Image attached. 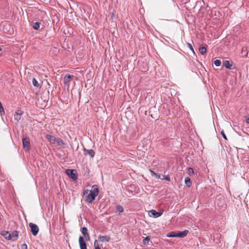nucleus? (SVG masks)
Instances as JSON below:
<instances>
[{
  "label": "nucleus",
  "instance_id": "0eeeda50",
  "mask_svg": "<svg viewBox=\"0 0 249 249\" xmlns=\"http://www.w3.org/2000/svg\"><path fill=\"white\" fill-rule=\"evenodd\" d=\"M223 66L227 69H228L229 70H233L235 69V67L234 66L233 67L232 64H231V63L229 60H225L223 62Z\"/></svg>",
  "mask_w": 249,
  "mask_h": 249
},
{
  "label": "nucleus",
  "instance_id": "473e14b6",
  "mask_svg": "<svg viewBox=\"0 0 249 249\" xmlns=\"http://www.w3.org/2000/svg\"><path fill=\"white\" fill-rule=\"evenodd\" d=\"M23 112L21 111V110H18L16 111V114H19V115H22Z\"/></svg>",
  "mask_w": 249,
  "mask_h": 249
},
{
  "label": "nucleus",
  "instance_id": "ea45409f",
  "mask_svg": "<svg viewBox=\"0 0 249 249\" xmlns=\"http://www.w3.org/2000/svg\"><path fill=\"white\" fill-rule=\"evenodd\" d=\"M1 50V48H0V51Z\"/></svg>",
  "mask_w": 249,
  "mask_h": 249
},
{
  "label": "nucleus",
  "instance_id": "f257e3e1",
  "mask_svg": "<svg viewBox=\"0 0 249 249\" xmlns=\"http://www.w3.org/2000/svg\"><path fill=\"white\" fill-rule=\"evenodd\" d=\"M99 194V189L97 185H94L92 186V190H84L83 192L82 196L85 198V201L89 203H91L96 197Z\"/></svg>",
  "mask_w": 249,
  "mask_h": 249
},
{
  "label": "nucleus",
  "instance_id": "f8f14e48",
  "mask_svg": "<svg viewBox=\"0 0 249 249\" xmlns=\"http://www.w3.org/2000/svg\"><path fill=\"white\" fill-rule=\"evenodd\" d=\"M98 240L102 242H109L110 240V237L106 235H99L98 237Z\"/></svg>",
  "mask_w": 249,
  "mask_h": 249
},
{
  "label": "nucleus",
  "instance_id": "4be33fe9",
  "mask_svg": "<svg viewBox=\"0 0 249 249\" xmlns=\"http://www.w3.org/2000/svg\"><path fill=\"white\" fill-rule=\"evenodd\" d=\"M150 239V236H146V238H145L143 240L142 243L144 245H147L148 243V242L149 241Z\"/></svg>",
  "mask_w": 249,
  "mask_h": 249
},
{
  "label": "nucleus",
  "instance_id": "423d86ee",
  "mask_svg": "<svg viewBox=\"0 0 249 249\" xmlns=\"http://www.w3.org/2000/svg\"><path fill=\"white\" fill-rule=\"evenodd\" d=\"M83 151L85 156L89 155L90 158H93L95 155V152L92 149L88 150L84 147Z\"/></svg>",
  "mask_w": 249,
  "mask_h": 249
},
{
  "label": "nucleus",
  "instance_id": "7ed1b4c3",
  "mask_svg": "<svg viewBox=\"0 0 249 249\" xmlns=\"http://www.w3.org/2000/svg\"><path fill=\"white\" fill-rule=\"evenodd\" d=\"M29 226L31 229V231L34 236H36L39 231L38 226L34 223H30Z\"/></svg>",
  "mask_w": 249,
  "mask_h": 249
},
{
  "label": "nucleus",
  "instance_id": "6e6552de",
  "mask_svg": "<svg viewBox=\"0 0 249 249\" xmlns=\"http://www.w3.org/2000/svg\"><path fill=\"white\" fill-rule=\"evenodd\" d=\"M161 213L157 212L154 210H152L149 212V215L150 216H153L155 218H157L160 216Z\"/></svg>",
  "mask_w": 249,
  "mask_h": 249
},
{
  "label": "nucleus",
  "instance_id": "aec40b11",
  "mask_svg": "<svg viewBox=\"0 0 249 249\" xmlns=\"http://www.w3.org/2000/svg\"><path fill=\"white\" fill-rule=\"evenodd\" d=\"M150 173L152 177H155L157 179L160 178V175L154 172L153 171L150 170Z\"/></svg>",
  "mask_w": 249,
  "mask_h": 249
},
{
  "label": "nucleus",
  "instance_id": "72a5a7b5",
  "mask_svg": "<svg viewBox=\"0 0 249 249\" xmlns=\"http://www.w3.org/2000/svg\"><path fill=\"white\" fill-rule=\"evenodd\" d=\"M84 237H85L86 240L87 241H89L90 239L89 234L85 236Z\"/></svg>",
  "mask_w": 249,
  "mask_h": 249
},
{
  "label": "nucleus",
  "instance_id": "9d476101",
  "mask_svg": "<svg viewBox=\"0 0 249 249\" xmlns=\"http://www.w3.org/2000/svg\"><path fill=\"white\" fill-rule=\"evenodd\" d=\"M0 234L7 240H10V239H11L10 233L8 231H1Z\"/></svg>",
  "mask_w": 249,
  "mask_h": 249
},
{
  "label": "nucleus",
  "instance_id": "c9c22d12",
  "mask_svg": "<svg viewBox=\"0 0 249 249\" xmlns=\"http://www.w3.org/2000/svg\"><path fill=\"white\" fill-rule=\"evenodd\" d=\"M114 16V14L113 13H111V18Z\"/></svg>",
  "mask_w": 249,
  "mask_h": 249
},
{
  "label": "nucleus",
  "instance_id": "58836bf2",
  "mask_svg": "<svg viewBox=\"0 0 249 249\" xmlns=\"http://www.w3.org/2000/svg\"><path fill=\"white\" fill-rule=\"evenodd\" d=\"M9 34H11V32H10V31H9Z\"/></svg>",
  "mask_w": 249,
  "mask_h": 249
},
{
  "label": "nucleus",
  "instance_id": "6ab92c4d",
  "mask_svg": "<svg viewBox=\"0 0 249 249\" xmlns=\"http://www.w3.org/2000/svg\"><path fill=\"white\" fill-rule=\"evenodd\" d=\"M83 235L85 236L87 235H88L89 234V233H88V229L85 227H83L82 229H81V230Z\"/></svg>",
  "mask_w": 249,
  "mask_h": 249
},
{
  "label": "nucleus",
  "instance_id": "c85d7f7f",
  "mask_svg": "<svg viewBox=\"0 0 249 249\" xmlns=\"http://www.w3.org/2000/svg\"><path fill=\"white\" fill-rule=\"evenodd\" d=\"M161 179H165L166 181H170V178L168 176H163V178H162Z\"/></svg>",
  "mask_w": 249,
  "mask_h": 249
},
{
  "label": "nucleus",
  "instance_id": "a211bd4d",
  "mask_svg": "<svg viewBox=\"0 0 249 249\" xmlns=\"http://www.w3.org/2000/svg\"><path fill=\"white\" fill-rule=\"evenodd\" d=\"M40 23L38 22H36L33 23L32 27L34 30H39V29L40 28Z\"/></svg>",
  "mask_w": 249,
  "mask_h": 249
},
{
  "label": "nucleus",
  "instance_id": "f704fd0d",
  "mask_svg": "<svg viewBox=\"0 0 249 249\" xmlns=\"http://www.w3.org/2000/svg\"><path fill=\"white\" fill-rule=\"evenodd\" d=\"M245 118H246V122L248 124H249V117L246 116Z\"/></svg>",
  "mask_w": 249,
  "mask_h": 249
},
{
  "label": "nucleus",
  "instance_id": "2eb2a0df",
  "mask_svg": "<svg viewBox=\"0 0 249 249\" xmlns=\"http://www.w3.org/2000/svg\"><path fill=\"white\" fill-rule=\"evenodd\" d=\"M55 142L57 146H63L64 145L63 141L59 138H56Z\"/></svg>",
  "mask_w": 249,
  "mask_h": 249
},
{
  "label": "nucleus",
  "instance_id": "bb28decb",
  "mask_svg": "<svg viewBox=\"0 0 249 249\" xmlns=\"http://www.w3.org/2000/svg\"><path fill=\"white\" fill-rule=\"evenodd\" d=\"M169 237H177V232L173 231L170 233Z\"/></svg>",
  "mask_w": 249,
  "mask_h": 249
},
{
  "label": "nucleus",
  "instance_id": "4468645a",
  "mask_svg": "<svg viewBox=\"0 0 249 249\" xmlns=\"http://www.w3.org/2000/svg\"><path fill=\"white\" fill-rule=\"evenodd\" d=\"M46 138L52 144H54L55 143L56 138L54 136L47 135Z\"/></svg>",
  "mask_w": 249,
  "mask_h": 249
},
{
  "label": "nucleus",
  "instance_id": "f03ea898",
  "mask_svg": "<svg viewBox=\"0 0 249 249\" xmlns=\"http://www.w3.org/2000/svg\"><path fill=\"white\" fill-rule=\"evenodd\" d=\"M66 173L74 181H76L78 178L77 173L76 170L68 169L66 170Z\"/></svg>",
  "mask_w": 249,
  "mask_h": 249
},
{
  "label": "nucleus",
  "instance_id": "e433bc0d",
  "mask_svg": "<svg viewBox=\"0 0 249 249\" xmlns=\"http://www.w3.org/2000/svg\"><path fill=\"white\" fill-rule=\"evenodd\" d=\"M216 203H217V205L218 206H219V203L217 201V202H216Z\"/></svg>",
  "mask_w": 249,
  "mask_h": 249
},
{
  "label": "nucleus",
  "instance_id": "4c0bfd02",
  "mask_svg": "<svg viewBox=\"0 0 249 249\" xmlns=\"http://www.w3.org/2000/svg\"><path fill=\"white\" fill-rule=\"evenodd\" d=\"M222 203H223V204H222V205H223V204H224V202H222ZM221 207H223V205H221Z\"/></svg>",
  "mask_w": 249,
  "mask_h": 249
},
{
  "label": "nucleus",
  "instance_id": "5701e85b",
  "mask_svg": "<svg viewBox=\"0 0 249 249\" xmlns=\"http://www.w3.org/2000/svg\"><path fill=\"white\" fill-rule=\"evenodd\" d=\"M32 83H33V85H34V86H35L36 87L38 88L39 87V84L38 82L36 80V79L35 78H34L33 79Z\"/></svg>",
  "mask_w": 249,
  "mask_h": 249
},
{
  "label": "nucleus",
  "instance_id": "dca6fc26",
  "mask_svg": "<svg viewBox=\"0 0 249 249\" xmlns=\"http://www.w3.org/2000/svg\"><path fill=\"white\" fill-rule=\"evenodd\" d=\"M199 51L202 55H204L206 53L207 48L205 46H200Z\"/></svg>",
  "mask_w": 249,
  "mask_h": 249
},
{
  "label": "nucleus",
  "instance_id": "a878e982",
  "mask_svg": "<svg viewBox=\"0 0 249 249\" xmlns=\"http://www.w3.org/2000/svg\"><path fill=\"white\" fill-rule=\"evenodd\" d=\"M187 46L192 51V52L195 53V51L192 45L190 43H187Z\"/></svg>",
  "mask_w": 249,
  "mask_h": 249
},
{
  "label": "nucleus",
  "instance_id": "20e7f679",
  "mask_svg": "<svg viewBox=\"0 0 249 249\" xmlns=\"http://www.w3.org/2000/svg\"><path fill=\"white\" fill-rule=\"evenodd\" d=\"M22 144L24 149L28 150L30 148V139L28 137H24L22 139Z\"/></svg>",
  "mask_w": 249,
  "mask_h": 249
},
{
  "label": "nucleus",
  "instance_id": "b1692460",
  "mask_svg": "<svg viewBox=\"0 0 249 249\" xmlns=\"http://www.w3.org/2000/svg\"><path fill=\"white\" fill-rule=\"evenodd\" d=\"M214 64H215V65L216 66H220L221 64V62L220 61V60H219V59H216L214 61Z\"/></svg>",
  "mask_w": 249,
  "mask_h": 249
},
{
  "label": "nucleus",
  "instance_id": "cd10ccee",
  "mask_svg": "<svg viewBox=\"0 0 249 249\" xmlns=\"http://www.w3.org/2000/svg\"><path fill=\"white\" fill-rule=\"evenodd\" d=\"M188 174L190 176H191V175H193L194 174V170L192 168H191V167L189 168L188 169Z\"/></svg>",
  "mask_w": 249,
  "mask_h": 249
},
{
  "label": "nucleus",
  "instance_id": "7c9ffc66",
  "mask_svg": "<svg viewBox=\"0 0 249 249\" xmlns=\"http://www.w3.org/2000/svg\"><path fill=\"white\" fill-rule=\"evenodd\" d=\"M94 246L95 249H96V248L100 247L98 244V243L97 240H95L94 243Z\"/></svg>",
  "mask_w": 249,
  "mask_h": 249
},
{
  "label": "nucleus",
  "instance_id": "393cba45",
  "mask_svg": "<svg viewBox=\"0 0 249 249\" xmlns=\"http://www.w3.org/2000/svg\"><path fill=\"white\" fill-rule=\"evenodd\" d=\"M21 115H19V114L15 113L14 115V119L17 121H19L21 119Z\"/></svg>",
  "mask_w": 249,
  "mask_h": 249
},
{
  "label": "nucleus",
  "instance_id": "1a4fd4ad",
  "mask_svg": "<svg viewBox=\"0 0 249 249\" xmlns=\"http://www.w3.org/2000/svg\"><path fill=\"white\" fill-rule=\"evenodd\" d=\"M188 233V230H185L181 231H178L177 232V237L179 238H184L187 235Z\"/></svg>",
  "mask_w": 249,
  "mask_h": 249
},
{
  "label": "nucleus",
  "instance_id": "f3484780",
  "mask_svg": "<svg viewBox=\"0 0 249 249\" xmlns=\"http://www.w3.org/2000/svg\"><path fill=\"white\" fill-rule=\"evenodd\" d=\"M185 183L187 187H190L192 185V182L190 178L189 177L185 178Z\"/></svg>",
  "mask_w": 249,
  "mask_h": 249
},
{
  "label": "nucleus",
  "instance_id": "2f4dec72",
  "mask_svg": "<svg viewBox=\"0 0 249 249\" xmlns=\"http://www.w3.org/2000/svg\"><path fill=\"white\" fill-rule=\"evenodd\" d=\"M21 249H28L27 245L25 244H23L21 246Z\"/></svg>",
  "mask_w": 249,
  "mask_h": 249
},
{
  "label": "nucleus",
  "instance_id": "c756f323",
  "mask_svg": "<svg viewBox=\"0 0 249 249\" xmlns=\"http://www.w3.org/2000/svg\"><path fill=\"white\" fill-rule=\"evenodd\" d=\"M221 134L225 140H227V136H226V134H225L224 130H222L221 131Z\"/></svg>",
  "mask_w": 249,
  "mask_h": 249
},
{
  "label": "nucleus",
  "instance_id": "ddd939ff",
  "mask_svg": "<svg viewBox=\"0 0 249 249\" xmlns=\"http://www.w3.org/2000/svg\"><path fill=\"white\" fill-rule=\"evenodd\" d=\"M73 77V75L66 74L64 77V83L65 85H68L70 82V79Z\"/></svg>",
  "mask_w": 249,
  "mask_h": 249
},
{
  "label": "nucleus",
  "instance_id": "39448f33",
  "mask_svg": "<svg viewBox=\"0 0 249 249\" xmlns=\"http://www.w3.org/2000/svg\"><path fill=\"white\" fill-rule=\"evenodd\" d=\"M78 241L80 249H87V243L83 236L79 237Z\"/></svg>",
  "mask_w": 249,
  "mask_h": 249
},
{
  "label": "nucleus",
  "instance_id": "9b49d317",
  "mask_svg": "<svg viewBox=\"0 0 249 249\" xmlns=\"http://www.w3.org/2000/svg\"><path fill=\"white\" fill-rule=\"evenodd\" d=\"M11 239H10V240H11L12 241H16L18 236V232L17 231H14L12 232V233H10Z\"/></svg>",
  "mask_w": 249,
  "mask_h": 249
},
{
  "label": "nucleus",
  "instance_id": "412c9836",
  "mask_svg": "<svg viewBox=\"0 0 249 249\" xmlns=\"http://www.w3.org/2000/svg\"><path fill=\"white\" fill-rule=\"evenodd\" d=\"M124 209L122 206L118 205L116 206V212H119V213H122L124 212Z\"/></svg>",
  "mask_w": 249,
  "mask_h": 249
}]
</instances>
